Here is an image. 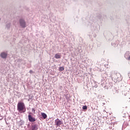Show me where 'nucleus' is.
Masks as SVG:
<instances>
[{"label": "nucleus", "instance_id": "f257e3e1", "mask_svg": "<svg viewBox=\"0 0 130 130\" xmlns=\"http://www.w3.org/2000/svg\"><path fill=\"white\" fill-rule=\"evenodd\" d=\"M17 111L20 113L26 112V108L23 102H19L17 104Z\"/></svg>", "mask_w": 130, "mask_h": 130}, {"label": "nucleus", "instance_id": "f03ea898", "mask_svg": "<svg viewBox=\"0 0 130 130\" xmlns=\"http://www.w3.org/2000/svg\"><path fill=\"white\" fill-rule=\"evenodd\" d=\"M19 23L22 27H26V23L23 19H20Z\"/></svg>", "mask_w": 130, "mask_h": 130}, {"label": "nucleus", "instance_id": "7ed1b4c3", "mask_svg": "<svg viewBox=\"0 0 130 130\" xmlns=\"http://www.w3.org/2000/svg\"><path fill=\"white\" fill-rule=\"evenodd\" d=\"M55 125L57 126L61 125L62 124V121L59 120V118H57V119L55 120Z\"/></svg>", "mask_w": 130, "mask_h": 130}, {"label": "nucleus", "instance_id": "20e7f679", "mask_svg": "<svg viewBox=\"0 0 130 130\" xmlns=\"http://www.w3.org/2000/svg\"><path fill=\"white\" fill-rule=\"evenodd\" d=\"M0 56L2 58H7V56H8V51H4L0 54Z\"/></svg>", "mask_w": 130, "mask_h": 130}, {"label": "nucleus", "instance_id": "39448f33", "mask_svg": "<svg viewBox=\"0 0 130 130\" xmlns=\"http://www.w3.org/2000/svg\"><path fill=\"white\" fill-rule=\"evenodd\" d=\"M31 113H29V114H28V120L30 122H35L36 121V118H35V117H32L31 115H30Z\"/></svg>", "mask_w": 130, "mask_h": 130}, {"label": "nucleus", "instance_id": "423d86ee", "mask_svg": "<svg viewBox=\"0 0 130 130\" xmlns=\"http://www.w3.org/2000/svg\"><path fill=\"white\" fill-rule=\"evenodd\" d=\"M129 56H130L129 51H126V53L124 55V57L126 58V59L129 60Z\"/></svg>", "mask_w": 130, "mask_h": 130}, {"label": "nucleus", "instance_id": "0eeeda50", "mask_svg": "<svg viewBox=\"0 0 130 130\" xmlns=\"http://www.w3.org/2000/svg\"><path fill=\"white\" fill-rule=\"evenodd\" d=\"M61 57V54L60 53H56L55 54V58H56L57 59H60Z\"/></svg>", "mask_w": 130, "mask_h": 130}, {"label": "nucleus", "instance_id": "6e6552de", "mask_svg": "<svg viewBox=\"0 0 130 130\" xmlns=\"http://www.w3.org/2000/svg\"><path fill=\"white\" fill-rule=\"evenodd\" d=\"M38 128V125L37 124H35L34 125L31 126V129L32 130H37Z\"/></svg>", "mask_w": 130, "mask_h": 130}, {"label": "nucleus", "instance_id": "1a4fd4ad", "mask_svg": "<svg viewBox=\"0 0 130 130\" xmlns=\"http://www.w3.org/2000/svg\"><path fill=\"white\" fill-rule=\"evenodd\" d=\"M41 115L43 117L44 119H46V117H47V115L46 114V113H45L44 112H42Z\"/></svg>", "mask_w": 130, "mask_h": 130}, {"label": "nucleus", "instance_id": "9d476101", "mask_svg": "<svg viewBox=\"0 0 130 130\" xmlns=\"http://www.w3.org/2000/svg\"><path fill=\"white\" fill-rule=\"evenodd\" d=\"M11 25V23L7 24L6 27H7V28H9L10 27Z\"/></svg>", "mask_w": 130, "mask_h": 130}, {"label": "nucleus", "instance_id": "9b49d317", "mask_svg": "<svg viewBox=\"0 0 130 130\" xmlns=\"http://www.w3.org/2000/svg\"><path fill=\"white\" fill-rule=\"evenodd\" d=\"M59 71H63L64 70V67H59Z\"/></svg>", "mask_w": 130, "mask_h": 130}, {"label": "nucleus", "instance_id": "f8f14e48", "mask_svg": "<svg viewBox=\"0 0 130 130\" xmlns=\"http://www.w3.org/2000/svg\"><path fill=\"white\" fill-rule=\"evenodd\" d=\"M82 109L83 110H86V109H87V106H83Z\"/></svg>", "mask_w": 130, "mask_h": 130}, {"label": "nucleus", "instance_id": "ddd939ff", "mask_svg": "<svg viewBox=\"0 0 130 130\" xmlns=\"http://www.w3.org/2000/svg\"><path fill=\"white\" fill-rule=\"evenodd\" d=\"M3 119V117L2 116H0V120H2Z\"/></svg>", "mask_w": 130, "mask_h": 130}, {"label": "nucleus", "instance_id": "4468645a", "mask_svg": "<svg viewBox=\"0 0 130 130\" xmlns=\"http://www.w3.org/2000/svg\"><path fill=\"white\" fill-rule=\"evenodd\" d=\"M29 73L30 74H32L33 73L32 70H29Z\"/></svg>", "mask_w": 130, "mask_h": 130}, {"label": "nucleus", "instance_id": "2eb2a0df", "mask_svg": "<svg viewBox=\"0 0 130 130\" xmlns=\"http://www.w3.org/2000/svg\"><path fill=\"white\" fill-rule=\"evenodd\" d=\"M32 111L34 112H36V110L33 108V109H32Z\"/></svg>", "mask_w": 130, "mask_h": 130}, {"label": "nucleus", "instance_id": "dca6fc26", "mask_svg": "<svg viewBox=\"0 0 130 130\" xmlns=\"http://www.w3.org/2000/svg\"><path fill=\"white\" fill-rule=\"evenodd\" d=\"M116 91V93H117V90H116V89H114Z\"/></svg>", "mask_w": 130, "mask_h": 130}, {"label": "nucleus", "instance_id": "f3484780", "mask_svg": "<svg viewBox=\"0 0 130 130\" xmlns=\"http://www.w3.org/2000/svg\"><path fill=\"white\" fill-rule=\"evenodd\" d=\"M129 60H130V55H129Z\"/></svg>", "mask_w": 130, "mask_h": 130}, {"label": "nucleus", "instance_id": "a211bd4d", "mask_svg": "<svg viewBox=\"0 0 130 130\" xmlns=\"http://www.w3.org/2000/svg\"><path fill=\"white\" fill-rule=\"evenodd\" d=\"M1 18H0V21H1Z\"/></svg>", "mask_w": 130, "mask_h": 130}]
</instances>
